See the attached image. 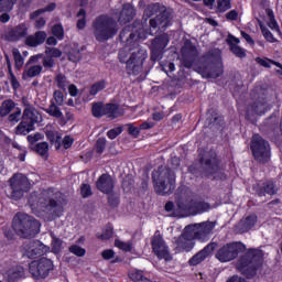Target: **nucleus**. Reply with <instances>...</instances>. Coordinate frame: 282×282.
I'll use <instances>...</instances> for the list:
<instances>
[{"label": "nucleus", "mask_w": 282, "mask_h": 282, "mask_svg": "<svg viewBox=\"0 0 282 282\" xmlns=\"http://www.w3.org/2000/svg\"><path fill=\"white\" fill-rule=\"evenodd\" d=\"M147 34L144 29L133 25H128L120 32V41L126 45L119 50L118 58L120 63L126 64V72L130 76H138L144 69V62L149 55L138 41L147 39Z\"/></svg>", "instance_id": "obj_1"}, {"label": "nucleus", "mask_w": 282, "mask_h": 282, "mask_svg": "<svg viewBox=\"0 0 282 282\" xmlns=\"http://www.w3.org/2000/svg\"><path fill=\"white\" fill-rule=\"evenodd\" d=\"M63 202V193L56 188H47L39 192H33L29 196V206L34 215L43 217L46 215H56V208Z\"/></svg>", "instance_id": "obj_2"}, {"label": "nucleus", "mask_w": 282, "mask_h": 282, "mask_svg": "<svg viewBox=\"0 0 282 282\" xmlns=\"http://www.w3.org/2000/svg\"><path fill=\"white\" fill-rule=\"evenodd\" d=\"M119 31L118 20L109 14H101L93 21V36L98 43L111 41Z\"/></svg>", "instance_id": "obj_3"}, {"label": "nucleus", "mask_w": 282, "mask_h": 282, "mask_svg": "<svg viewBox=\"0 0 282 282\" xmlns=\"http://www.w3.org/2000/svg\"><path fill=\"white\" fill-rule=\"evenodd\" d=\"M196 72L203 76V78H219L224 74V63L221 62V51L214 48L209 51L204 57L200 66Z\"/></svg>", "instance_id": "obj_4"}, {"label": "nucleus", "mask_w": 282, "mask_h": 282, "mask_svg": "<svg viewBox=\"0 0 282 282\" xmlns=\"http://www.w3.org/2000/svg\"><path fill=\"white\" fill-rule=\"evenodd\" d=\"M12 228L22 239H30L41 232V223L28 214L18 213L13 217Z\"/></svg>", "instance_id": "obj_5"}, {"label": "nucleus", "mask_w": 282, "mask_h": 282, "mask_svg": "<svg viewBox=\"0 0 282 282\" xmlns=\"http://www.w3.org/2000/svg\"><path fill=\"white\" fill-rule=\"evenodd\" d=\"M152 180L158 195H171L175 191V172L166 166H161L154 171Z\"/></svg>", "instance_id": "obj_6"}, {"label": "nucleus", "mask_w": 282, "mask_h": 282, "mask_svg": "<svg viewBox=\"0 0 282 282\" xmlns=\"http://www.w3.org/2000/svg\"><path fill=\"white\" fill-rule=\"evenodd\" d=\"M261 261H263V251L261 249H249L238 261L237 268L247 279H252L257 274V268L261 265Z\"/></svg>", "instance_id": "obj_7"}, {"label": "nucleus", "mask_w": 282, "mask_h": 282, "mask_svg": "<svg viewBox=\"0 0 282 282\" xmlns=\"http://www.w3.org/2000/svg\"><path fill=\"white\" fill-rule=\"evenodd\" d=\"M177 208L180 213L185 215H202V213H208L210 204L197 198L189 192L187 197H183L177 202Z\"/></svg>", "instance_id": "obj_8"}, {"label": "nucleus", "mask_w": 282, "mask_h": 282, "mask_svg": "<svg viewBox=\"0 0 282 282\" xmlns=\"http://www.w3.org/2000/svg\"><path fill=\"white\" fill-rule=\"evenodd\" d=\"M217 221H203L198 224L187 225V236L189 239H198V241H208L215 230Z\"/></svg>", "instance_id": "obj_9"}, {"label": "nucleus", "mask_w": 282, "mask_h": 282, "mask_svg": "<svg viewBox=\"0 0 282 282\" xmlns=\"http://www.w3.org/2000/svg\"><path fill=\"white\" fill-rule=\"evenodd\" d=\"M9 185L10 192L8 194V197H10V199H21L24 193H28V191H30V181L25 175L21 173L14 174L9 180Z\"/></svg>", "instance_id": "obj_10"}, {"label": "nucleus", "mask_w": 282, "mask_h": 282, "mask_svg": "<svg viewBox=\"0 0 282 282\" xmlns=\"http://www.w3.org/2000/svg\"><path fill=\"white\" fill-rule=\"evenodd\" d=\"M251 151L254 160L260 164L270 162V143L265 141L261 135L254 134L251 140Z\"/></svg>", "instance_id": "obj_11"}, {"label": "nucleus", "mask_w": 282, "mask_h": 282, "mask_svg": "<svg viewBox=\"0 0 282 282\" xmlns=\"http://www.w3.org/2000/svg\"><path fill=\"white\" fill-rule=\"evenodd\" d=\"M239 252H246V245L243 242H230L220 247L216 252V259L220 263H228L239 257Z\"/></svg>", "instance_id": "obj_12"}, {"label": "nucleus", "mask_w": 282, "mask_h": 282, "mask_svg": "<svg viewBox=\"0 0 282 282\" xmlns=\"http://www.w3.org/2000/svg\"><path fill=\"white\" fill-rule=\"evenodd\" d=\"M54 270V262L47 258L34 260L29 264V272L33 279H45Z\"/></svg>", "instance_id": "obj_13"}, {"label": "nucleus", "mask_w": 282, "mask_h": 282, "mask_svg": "<svg viewBox=\"0 0 282 282\" xmlns=\"http://www.w3.org/2000/svg\"><path fill=\"white\" fill-rule=\"evenodd\" d=\"M48 251L50 247L39 240H26L21 247L22 256L28 259H36V257H41Z\"/></svg>", "instance_id": "obj_14"}, {"label": "nucleus", "mask_w": 282, "mask_h": 282, "mask_svg": "<svg viewBox=\"0 0 282 282\" xmlns=\"http://www.w3.org/2000/svg\"><path fill=\"white\" fill-rule=\"evenodd\" d=\"M152 250L158 259H164L165 261H171V253L169 252V247L164 242L162 235L155 232L154 237L152 238Z\"/></svg>", "instance_id": "obj_15"}, {"label": "nucleus", "mask_w": 282, "mask_h": 282, "mask_svg": "<svg viewBox=\"0 0 282 282\" xmlns=\"http://www.w3.org/2000/svg\"><path fill=\"white\" fill-rule=\"evenodd\" d=\"M166 45H169V35L163 34L155 37L151 44V59L160 61L164 50H166Z\"/></svg>", "instance_id": "obj_16"}, {"label": "nucleus", "mask_w": 282, "mask_h": 282, "mask_svg": "<svg viewBox=\"0 0 282 282\" xmlns=\"http://www.w3.org/2000/svg\"><path fill=\"white\" fill-rule=\"evenodd\" d=\"M2 279L6 282H19L25 276V269L18 264L6 267L2 272Z\"/></svg>", "instance_id": "obj_17"}, {"label": "nucleus", "mask_w": 282, "mask_h": 282, "mask_svg": "<svg viewBox=\"0 0 282 282\" xmlns=\"http://www.w3.org/2000/svg\"><path fill=\"white\" fill-rule=\"evenodd\" d=\"M171 25V13L166 11V7H163V12L154 18L150 19L151 30H158V32H165L166 28Z\"/></svg>", "instance_id": "obj_18"}, {"label": "nucleus", "mask_w": 282, "mask_h": 282, "mask_svg": "<svg viewBox=\"0 0 282 282\" xmlns=\"http://www.w3.org/2000/svg\"><path fill=\"white\" fill-rule=\"evenodd\" d=\"M197 47L193 45L191 42H185L184 46L182 47V56H183V65L187 69H191L193 65H195V61H197L198 56Z\"/></svg>", "instance_id": "obj_19"}, {"label": "nucleus", "mask_w": 282, "mask_h": 282, "mask_svg": "<svg viewBox=\"0 0 282 282\" xmlns=\"http://www.w3.org/2000/svg\"><path fill=\"white\" fill-rule=\"evenodd\" d=\"M29 34V26L25 23L18 24L8 29L4 32L6 41L17 42L21 41V39H26Z\"/></svg>", "instance_id": "obj_20"}, {"label": "nucleus", "mask_w": 282, "mask_h": 282, "mask_svg": "<svg viewBox=\"0 0 282 282\" xmlns=\"http://www.w3.org/2000/svg\"><path fill=\"white\" fill-rule=\"evenodd\" d=\"M216 248H217L216 242L208 243L204 249L198 251L195 256H193L188 260L189 265H199V263L206 261V259H208V257H210L213 252H215Z\"/></svg>", "instance_id": "obj_21"}, {"label": "nucleus", "mask_w": 282, "mask_h": 282, "mask_svg": "<svg viewBox=\"0 0 282 282\" xmlns=\"http://www.w3.org/2000/svg\"><path fill=\"white\" fill-rule=\"evenodd\" d=\"M195 238L188 237L187 227L184 228L183 234L174 239V245L176 246V250L180 252L184 250L185 252H191L193 248H195Z\"/></svg>", "instance_id": "obj_22"}, {"label": "nucleus", "mask_w": 282, "mask_h": 282, "mask_svg": "<svg viewBox=\"0 0 282 282\" xmlns=\"http://www.w3.org/2000/svg\"><path fill=\"white\" fill-rule=\"evenodd\" d=\"M203 169L207 175H215V173L219 172V161L217 160V153L210 152L206 154L202 160Z\"/></svg>", "instance_id": "obj_23"}, {"label": "nucleus", "mask_w": 282, "mask_h": 282, "mask_svg": "<svg viewBox=\"0 0 282 282\" xmlns=\"http://www.w3.org/2000/svg\"><path fill=\"white\" fill-rule=\"evenodd\" d=\"M22 120H25L30 124L34 127V124H39V122H43V116L39 113V110L34 108L32 105H25V108L22 113Z\"/></svg>", "instance_id": "obj_24"}, {"label": "nucleus", "mask_w": 282, "mask_h": 282, "mask_svg": "<svg viewBox=\"0 0 282 282\" xmlns=\"http://www.w3.org/2000/svg\"><path fill=\"white\" fill-rule=\"evenodd\" d=\"M98 191L109 195L113 191V178L109 174H102L96 183Z\"/></svg>", "instance_id": "obj_25"}, {"label": "nucleus", "mask_w": 282, "mask_h": 282, "mask_svg": "<svg viewBox=\"0 0 282 282\" xmlns=\"http://www.w3.org/2000/svg\"><path fill=\"white\" fill-rule=\"evenodd\" d=\"M134 17H135V8L131 3H126L121 8L118 21H120L121 23H129L133 21Z\"/></svg>", "instance_id": "obj_26"}, {"label": "nucleus", "mask_w": 282, "mask_h": 282, "mask_svg": "<svg viewBox=\"0 0 282 282\" xmlns=\"http://www.w3.org/2000/svg\"><path fill=\"white\" fill-rule=\"evenodd\" d=\"M42 58V67H44V69H52V67H54V65H56V62L54 61V58L50 57L47 54H37V55H33L29 58L26 65H31L32 63H39V59Z\"/></svg>", "instance_id": "obj_27"}, {"label": "nucleus", "mask_w": 282, "mask_h": 282, "mask_svg": "<svg viewBox=\"0 0 282 282\" xmlns=\"http://www.w3.org/2000/svg\"><path fill=\"white\" fill-rule=\"evenodd\" d=\"M164 8L165 7L160 3L149 4L143 12L144 21H149V19H153V17H158V14L163 13Z\"/></svg>", "instance_id": "obj_28"}, {"label": "nucleus", "mask_w": 282, "mask_h": 282, "mask_svg": "<svg viewBox=\"0 0 282 282\" xmlns=\"http://www.w3.org/2000/svg\"><path fill=\"white\" fill-rule=\"evenodd\" d=\"M227 43L230 45V51L235 56H238V58H246V51L239 46V39L229 35L227 39Z\"/></svg>", "instance_id": "obj_29"}, {"label": "nucleus", "mask_w": 282, "mask_h": 282, "mask_svg": "<svg viewBox=\"0 0 282 282\" xmlns=\"http://www.w3.org/2000/svg\"><path fill=\"white\" fill-rule=\"evenodd\" d=\"M257 224V215H251L246 218H242L237 228L240 232H248L253 228V226Z\"/></svg>", "instance_id": "obj_30"}, {"label": "nucleus", "mask_w": 282, "mask_h": 282, "mask_svg": "<svg viewBox=\"0 0 282 282\" xmlns=\"http://www.w3.org/2000/svg\"><path fill=\"white\" fill-rule=\"evenodd\" d=\"M43 72V66L41 64L32 63L31 66H26L23 72V78H36V76H41Z\"/></svg>", "instance_id": "obj_31"}, {"label": "nucleus", "mask_w": 282, "mask_h": 282, "mask_svg": "<svg viewBox=\"0 0 282 282\" xmlns=\"http://www.w3.org/2000/svg\"><path fill=\"white\" fill-rule=\"evenodd\" d=\"M104 116H107V118H111V120H113L116 118H120V116H122V112H120L118 105L106 104L104 105Z\"/></svg>", "instance_id": "obj_32"}, {"label": "nucleus", "mask_w": 282, "mask_h": 282, "mask_svg": "<svg viewBox=\"0 0 282 282\" xmlns=\"http://www.w3.org/2000/svg\"><path fill=\"white\" fill-rule=\"evenodd\" d=\"M31 131H34V126L24 119L15 128L17 135H28Z\"/></svg>", "instance_id": "obj_33"}, {"label": "nucleus", "mask_w": 282, "mask_h": 282, "mask_svg": "<svg viewBox=\"0 0 282 282\" xmlns=\"http://www.w3.org/2000/svg\"><path fill=\"white\" fill-rule=\"evenodd\" d=\"M54 10H56V3L52 2L43 9L33 11L32 13H30L29 17H30L31 21H34V19H39V17H41V14H45V12H54Z\"/></svg>", "instance_id": "obj_34"}, {"label": "nucleus", "mask_w": 282, "mask_h": 282, "mask_svg": "<svg viewBox=\"0 0 282 282\" xmlns=\"http://www.w3.org/2000/svg\"><path fill=\"white\" fill-rule=\"evenodd\" d=\"M34 151L37 153V155H41V158L47 160V155L50 153V144L47 142L36 143Z\"/></svg>", "instance_id": "obj_35"}, {"label": "nucleus", "mask_w": 282, "mask_h": 282, "mask_svg": "<svg viewBox=\"0 0 282 282\" xmlns=\"http://www.w3.org/2000/svg\"><path fill=\"white\" fill-rule=\"evenodd\" d=\"M51 239H52V243H51L52 252H54V254H58V252L63 250V240L57 238L56 235H54V232H51Z\"/></svg>", "instance_id": "obj_36"}, {"label": "nucleus", "mask_w": 282, "mask_h": 282, "mask_svg": "<svg viewBox=\"0 0 282 282\" xmlns=\"http://www.w3.org/2000/svg\"><path fill=\"white\" fill-rule=\"evenodd\" d=\"M14 107H15V104L14 101H12V99L4 100L0 106V116L2 117L8 116V113H10L12 109H14Z\"/></svg>", "instance_id": "obj_37"}, {"label": "nucleus", "mask_w": 282, "mask_h": 282, "mask_svg": "<svg viewBox=\"0 0 282 282\" xmlns=\"http://www.w3.org/2000/svg\"><path fill=\"white\" fill-rule=\"evenodd\" d=\"M275 195L276 193V186L274 185V183L272 182H267L263 186V189H261L260 192H258L260 197H263L264 195Z\"/></svg>", "instance_id": "obj_38"}, {"label": "nucleus", "mask_w": 282, "mask_h": 282, "mask_svg": "<svg viewBox=\"0 0 282 282\" xmlns=\"http://www.w3.org/2000/svg\"><path fill=\"white\" fill-rule=\"evenodd\" d=\"M264 111H265V104L259 102V101L247 108L248 113H258V116H261V113H263Z\"/></svg>", "instance_id": "obj_39"}, {"label": "nucleus", "mask_w": 282, "mask_h": 282, "mask_svg": "<svg viewBox=\"0 0 282 282\" xmlns=\"http://www.w3.org/2000/svg\"><path fill=\"white\" fill-rule=\"evenodd\" d=\"M45 111L48 113V116H52V118H62L63 111H61V108L56 106L54 101L51 102L48 108L45 109Z\"/></svg>", "instance_id": "obj_40"}, {"label": "nucleus", "mask_w": 282, "mask_h": 282, "mask_svg": "<svg viewBox=\"0 0 282 282\" xmlns=\"http://www.w3.org/2000/svg\"><path fill=\"white\" fill-rule=\"evenodd\" d=\"M91 111L94 118H102L105 116V105L102 102L93 104Z\"/></svg>", "instance_id": "obj_41"}, {"label": "nucleus", "mask_w": 282, "mask_h": 282, "mask_svg": "<svg viewBox=\"0 0 282 282\" xmlns=\"http://www.w3.org/2000/svg\"><path fill=\"white\" fill-rule=\"evenodd\" d=\"M268 14V25L271 30H275V32H279V24L276 23V20L274 19V12L271 9L265 10Z\"/></svg>", "instance_id": "obj_42"}, {"label": "nucleus", "mask_w": 282, "mask_h": 282, "mask_svg": "<svg viewBox=\"0 0 282 282\" xmlns=\"http://www.w3.org/2000/svg\"><path fill=\"white\" fill-rule=\"evenodd\" d=\"M86 14L87 12L85 11V9H80L77 12V17H78V21H77V28L78 30H85V25H87V20H86Z\"/></svg>", "instance_id": "obj_43"}, {"label": "nucleus", "mask_w": 282, "mask_h": 282, "mask_svg": "<svg viewBox=\"0 0 282 282\" xmlns=\"http://www.w3.org/2000/svg\"><path fill=\"white\" fill-rule=\"evenodd\" d=\"M17 0H0V12H10L14 8Z\"/></svg>", "instance_id": "obj_44"}, {"label": "nucleus", "mask_w": 282, "mask_h": 282, "mask_svg": "<svg viewBox=\"0 0 282 282\" xmlns=\"http://www.w3.org/2000/svg\"><path fill=\"white\" fill-rule=\"evenodd\" d=\"M260 30H261L262 35L264 36L265 41H268L269 43H276V39H274V35L272 34V32H270V30H268V28L263 26L262 23H260Z\"/></svg>", "instance_id": "obj_45"}, {"label": "nucleus", "mask_w": 282, "mask_h": 282, "mask_svg": "<svg viewBox=\"0 0 282 282\" xmlns=\"http://www.w3.org/2000/svg\"><path fill=\"white\" fill-rule=\"evenodd\" d=\"M115 246L119 248V250H123V252H131V250L133 249V245L130 241L124 242L121 240H116Z\"/></svg>", "instance_id": "obj_46"}, {"label": "nucleus", "mask_w": 282, "mask_h": 282, "mask_svg": "<svg viewBox=\"0 0 282 282\" xmlns=\"http://www.w3.org/2000/svg\"><path fill=\"white\" fill-rule=\"evenodd\" d=\"M230 8H232L230 0H217L218 12H226L227 10H230Z\"/></svg>", "instance_id": "obj_47"}, {"label": "nucleus", "mask_w": 282, "mask_h": 282, "mask_svg": "<svg viewBox=\"0 0 282 282\" xmlns=\"http://www.w3.org/2000/svg\"><path fill=\"white\" fill-rule=\"evenodd\" d=\"M45 54L53 58V61L54 58H61V56H63V52L55 47H47Z\"/></svg>", "instance_id": "obj_48"}, {"label": "nucleus", "mask_w": 282, "mask_h": 282, "mask_svg": "<svg viewBox=\"0 0 282 282\" xmlns=\"http://www.w3.org/2000/svg\"><path fill=\"white\" fill-rule=\"evenodd\" d=\"M102 89H105V82H98L90 87L89 95L96 96V94L102 91Z\"/></svg>", "instance_id": "obj_49"}, {"label": "nucleus", "mask_w": 282, "mask_h": 282, "mask_svg": "<svg viewBox=\"0 0 282 282\" xmlns=\"http://www.w3.org/2000/svg\"><path fill=\"white\" fill-rule=\"evenodd\" d=\"M56 83L59 89H66L67 85H69V82H67V77H65L63 74L56 76Z\"/></svg>", "instance_id": "obj_50"}, {"label": "nucleus", "mask_w": 282, "mask_h": 282, "mask_svg": "<svg viewBox=\"0 0 282 282\" xmlns=\"http://www.w3.org/2000/svg\"><path fill=\"white\" fill-rule=\"evenodd\" d=\"M13 56H14V61H15V67L18 69H21V67H23V56H21V53L19 52V50H13Z\"/></svg>", "instance_id": "obj_51"}, {"label": "nucleus", "mask_w": 282, "mask_h": 282, "mask_svg": "<svg viewBox=\"0 0 282 282\" xmlns=\"http://www.w3.org/2000/svg\"><path fill=\"white\" fill-rule=\"evenodd\" d=\"M46 138L50 142H55L56 144H61V135L56 131H47Z\"/></svg>", "instance_id": "obj_52"}, {"label": "nucleus", "mask_w": 282, "mask_h": 282, "mask_svg": "<svg viewBox=\"0 0 282 282\" xmlns=\"http://www.w3.org/2000/svg\"><path fill=\"white\" fill-rule=\"evenodd\" d=\"M52 33L59 40L63 39L65 32L63 30V25L61 24H55L53 28H52Z\"/></svg>", "instance_id": "obj_53"}, {"label": "nucleus", "mask_w": 282, "mask_h": 282, "mask_svg": "<svg viewBox=\"0 0 282 282\" xmlns=\"http://www.w3.org/2000/svg\"><path fill=\"white\" fill-rule=\"evenodd\" d=\"M69 252H72L73 254H76V257H85V249L79 247L78 245H73L69 248Z\"/></svg>", "instance_id": "obj_54"}, {"label": "nucleus", "mask_w": 282, "mask_h": 282, "mask_svg": "<svg viewBox=\"0 0 282 282\" xmlns=\"http://www.w3.org/2000/svg\"><path fill=\"white\" fill-rule=\"evenodd\" d=\"M120 133H122V128L121 127H118V128H115V129H111L107 132V135L110 140H116Z\"/></svg>", "instance_id": "obj_55"}, {"label": "nucleus", "mask_w": 282, "mask_h": 282, "mask_svg": "<svg viewBox=\"0 0 282 282\" xmlns=\"http://www.w3.org/2000/svg\"><path fill=\"white\" fill-rule=\"evenodd\" d=\"M26 45H29V47H39V45H41L39 43V40H36V36L33 35H26V40H25Z\"/></svg>", "instance_id": "obj_56"}, {"label": "nucleus", "mask_w": 282, "mask_h": 282, "mask_svg": "<svg viewBox=\"0 0 282 282\" xmlns=\"http://www.w3.org/2000/svg\"><path fill=\"white\" fill-rule=\"evenodd\" d=\"M54 99L55 102L59 106L63 107L64 102H65V96L63 95V93L61 90H55L54 91Z\"/></svg>", "instance_id": "obj_57"}, {"label": "nucleus", "mask_w": 282, "mask_h": 282, "mask_svg": "<svg viewBox=\"0 0 282 282\" xmlns=\"http://www.w3.org/2000/svg\"><path fill=\"white\" fill-rule=\"evenodd\" d=\"M113 237V229L110 227H107L104 232L99 236V239L102 241H107L108 239H111Z\"/></svg>", "instance_id": "obj_58"}, {"label": "nucleus", "mask_w": 282, "mask_h": 282, "mask_svg": "<svg viewBox=\"0 0 282 282\" xmlns=\"http://www.w3.org/2000/svg\"><path fill=\"white\" fill-rule=\"evenodd\" d=\"M8 120L9 122H13V123L19 122V120H21V109L17 108V110L9 116Z\"/></svg>", "instance_id": "obj_59"}, {"label": "nucleus", "mask_w": 282, "mask_h": 282, "mask_svg": "<svg viewBox=\"0 0 282 282\" xmlns=\"http://www.w3.org/2000/svg\"><path fill=\"white\" fill-rule=\"evenodd\" d=\"M34 35L40 45H43L45 43V39H47V33H45V31H37Z\"/></svg>", "instance_id": "obj_60"}, {"label": "nucleus", "mask_w": 282, "mask_h": 282, "mask_svg": "<svg viewBox=\"0 0 282 282\" xmlns=\"http://www.w3.org/2000/svg\"><path fill=\"white\" fill-rule=\"evenodd\" d=\"M106 148H107V140L104 138L98 139L96 143L97 153H102V151H105Z\"/></svg>", "instance_id": "obj_61"}, {"label": "nucleus", "mask_w": 282, "mask_h": 282, "mask_svg": "<svg viewBox=\"0 0 282 282\" xmlns=\"http://www.w3.org/2000/svg\"><path fill=\"white\" fill-rule=\"evenodd\" d=\"M128 131L130 133V135H134L135 138H138V135H140V127H133V124H128Z\"/></svg>", "instance_id": "obj_62"}, {"label": "nucleus", "mask_w": 282, "mask_h": 282, "mask_svg": "<svg viewBox=\"0 0 282 282\" xmlns=\"http://www.w3.org/2000/svg\"><path fill=\"white\" fill-rule=\"evenodd\" d=\"M72 144H74V138H72L69 135H66L63 139V147H64V149H69L72 147Z\"/></svg>", "instance_id": "obj_63"}, {"label": "nucleus", "mask_w": 282, "mask_h": 282, "mask_svg": "<svg viewBox=\"0 0 282 282\" xmlns=\"http://www.w3.org/2000/svg\"><path fill=\"white\" fill-rule=\"evenodd\" d=\"M82 195L83 197H89L91 195V186L87 184L82 185Z\"/></svg>", "instance_id": "obj_64"}]
</instances>
